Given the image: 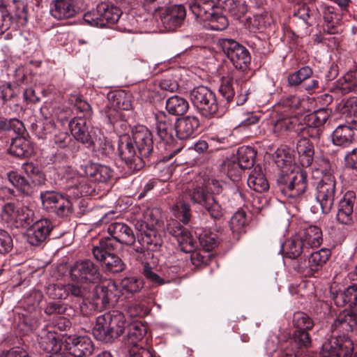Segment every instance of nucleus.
I'll return each mask as SVG.
<instances>
[{"label":"nucleus","instance_id":"nucleus-61","mask_svg":"<svg viewBox=\"0 0 357 357\" xmlns=\"http://www.w3.org/2000/svg\"><path fill=\"white\" fill-rule=\"evenodd\" d=\"M322 132V128L310 126L308 125L307 123H306L305 125H303L299 123L298 127L296 128V133L301 135V137L307 138L309 137L314 139H319Z\"/></svg>","mask_w":357,"mask_h":357},{"label":"nucleus","instance_id":"nucleus-53","mask_svg":"<svg viewBox=\"0 0 357 357\" xmlns=\"http://www.w3.org/2000/svg\"><path fill=\"white\" fill-rule=\"evenodd\" d=\"M7 177L10 183L19 191L24 194H29L31 191V186L29 182L21 175L15 172L7 173Z\"/></svg>","mask_w":357,"mask_h":357},{"label":"nucleus","instance_id":"nucleus-32","mask_svg":"<svg viewBox=\"0 0 357 357\" xmlns=\"http://www.w3.org/2000/svg\"><path fill=\"white\" fill-rule=\"evenodd\" d=\"M354 130L345 125L337 126L332 134V142L334 145L346 147L350 145L354 139Z\"/></svg>","mask_w":357,"mask_h":357},{"label":"nucleus","instance_id":"nucleus-39","mask_svg":"<svg viewBox=\"0 0 357 357\" xmlns=\"http://www.w3.org/2000/svg\"><path fill=\"white\" fill-rule=\"evenodd\" d=\"M146 333V327L141 323H134L130 325L125 344L129 347H138L139 342Z\"/></svg>","mask_w":357,"mask_h":357},{"label":"nucleus","instance_id":"nucleus-12","mask_svg":"<svg viewBox=\"0 0 357 357\" xmlns=\"http://www.w3.org/2000/svg\"><path fill=\"white\" fill-rule=\"evenodd\" d=\"M47 293L53 299H66L70 295L82 298L83 302L80 308L83 313V307L85 305L84 301L89 298V287L74 283L51 284L47 287Z\"/></svg>","mask_w":357,"mask_h":357},{"label":"nucleus","instance_id":"nucleus-17","mask_svg":"<svg viewBox=\"0 0 357 357\" xmlns=\"http://www.w3.org/2000/svg\"><path fill=\"white\" fill-rule=\"evenodd\" d=\"M298 124L299 121L296 116L277 114L270 120L268 129L275 136L280 137L289 132H296Z\"/></svg>","mask_w":357,"mask_h":357},{"label":"nucleus","instance_id":"nucleus-29","mask_svg":"<svg viewBox=\"0 0 357 357\" xmlns=\"http://www.w3.org/2000/svg\"><path fill=\"white\" fill-rule=\"evenodd\" d=\"M114 240H109L105 237L93 247V255L100 264L115 252L117 246L114 245Z\"/></svg>","mask_w":357,"mask_h":357},{"label":"nucleus","instance_id":"nucleus-33","mask_svg":"<svg viewBox=\"0 0 357 357\" xmlns=\"http://www.w3.org/2000/svg\"><path fill=\"white\" fill-rule=\"evenodd\" d=\"M38 343L40 349L47 353L60 351L61 343L56 333L54 331H43L39 335Z\"/></svg>","mask_w":357,"mask_h":357},{"label":"nucleus","instance_id":"nucleus-16","mask_svg":"<svg viewBox=\"0 0 357 357\" xmlns=\"http://www.w3.org/2000/svg\"><path fill=\"white\" fill-rule=\"evenodd\" d=\"M65 342V347L68 352L75 357H86L93 351V342L86 335L68 336Z\"/></svg>","mask_w":357,"mask_h":357},{"label":"nucleus","instance_id":"nucleus-6","mask_svg":"<svg viewBox=\"0 0 357 357\" xmlns=\"http://www.w3.org/2000/svg\"><path fill=\"white\" fill-rule=\"evenodd\" d=\"M122 15L121 10L113 3L101 2L96 9L88 12L84 15V20L88 24L104 27L108 24L116 23Z\"/></svg>","mask_w":357,"mask_h":357},{"label":"nucleus","instance_id":"nucleus-37","mask_svg":"<svg viewBox=\"0 0 357 357\" xmlns=\"http://www.w3.org/2000/svg\"><path fill=\"white\" fill-rule=\"evenodd\" d=\"M324 24L323 27L331 31H335V29H340L342 21V15L337 12L336 8L333 6H327L323 12Z\"/></svg>","mask_w":357,"mask_h":357},{"label":"nucleus","instance_id":"nucleus-19","mask_svg":"<svg viewBox=\"0 0 357 357\" xmlns=\"http://www.w3.org/2000/svg\"><path fill=\"white\" fill-rule=\"evenodd\" d=\"M53 229L52 223L47 219L34 221L27 231V241L34 246L45 242Z\"/></svg>","mask_w":357,"mask_h":357},{"label":"nucleus","instance_id":"nucleus-57","mask_svg":"<svg viewBox=\"0 0 357 357\" xmlns=\"http://www.w3.org/2000/svg\"><path fill=\"white\" fill-rule=\"evenodd\" d=\"M311 13L310 8L306 4L299 6L294 13L293 21L296 23L301 22V25L306 29L311 24Z\"/></svg>","mask_w":357,"mask_h":357},{"label":"nucleus","instance_id":"nucleus-34","mask_svg":"<svg viewBox=\"0 0 357 357\" xmlns=\"http://www.w3.org/2000/svg\"><path fill=\"white\" fill-rule=\"evenodd\" d=\"M188 108V102L181 96L174 95L166 100L165 109L171 115L181 116L187 112Z\"/></svg>","mask_w":357,"mask_h":357},{"label":"nucleus","instance_id":"nucleus-35","mask_svg":"<svg viewBox=\"0 0 357 357\" xmlns=\"http://www.w3.org/2000/svg\"><path fill=\"white\" fill-rule=\"evenodd\" d=\"M8 152L17 158H26L32 155L33 149L30 142L26 139L16 137L12 141Z\"/></svg>","mask_w":357,"mask_h":357},{"label":"nucleus","instance_id":"nucleus-21","mask_svg":"<svg viewBox=\"0 0 357 357\" xmlns=\"http://www.w3.org/2000/svg\"><path fill=\"white\" fill-rule=\"evenodd\" d=\"M199 121L195 116L178 118L174 123L175 135L179 139L193 138L197 133Z\"/></svg>","mask_w":357,"mask_h":357},{"label":"nucleus","instance_id":"nucleus-41","mask_svg":"<svg viewBox=\"0 0 357 357\" xmlns=\"http://www.w3.org/2000/svg\"><path fill=\"white\" fill-rule=\"evenodd\" d=\"M220 172L226 174L228 178L234 181L240 179L243 169L236 159V157L227 158L220 167Z\"/></svg>","mask_w":357,"mask_h":357},{"label":"nucleus","instance_id":"nucleus-22","mask_svg":"<svg viewBox=\"0 0 357 357\" xmlns=\"http://www.w3.org/2000/svg\"><path fill=\"white\" fill-rule=\"evenodd\" d=\"M185 15L186 10L183 5H172L161 13V21L165 29L174 31L181 26Z\"/></svg>","mask_w":357,"mask_h":357},{"label":"nucleus","instance_id":"nucleus-40","mask_svg":"<svg viewBox=\"0 0 357 357\" xmlns=\"http://www.w3.org/2000/svg\"><path fill=\"white\" fill-rule=\"evenodd\" d=\"M184 69L181 67L176 68H172L169 70V73L167 77L162 79L160 82V87L163 91L169 92H174L178 89V79L182 75L181 71Z\"/></svg>","mask_w":357,"mask_h":357},{"label":"nucleus","instance_id":"nucleus-30","mask_svg":"<svg viewBox=\"0 0 357 357\" xmlns=\"http://www.w3.org/2000/svg\"><path fill=\"white\" fill-rule=\"evenodd\" d=\"M298 235L309 251L310 248L319 247L323 241L321 229L315 225L307 227Z\"/></svg>","mask_w":357,"mask_h":357},{"label":"nucleus","instance_id":"nucleus-2","mask_svg":"<svg viewBox=\"0 0 357 357\" xmlns=\"http://www.w3.org/2000/svg\"><path fill=\"white\" fill-rule=\"evenodd\" d=\"M275 162L280 169L276 183L281 192L289 198H299L307 188V174L294 162L291 155L284 150L275 151Z\"/></svg>","mask_w":357,"mask_h":357},{"label":"nucleus","instance_id":"nucleus-9","mask_svg":"<svg viewBox=\"0 0 357 357\" xmlns=\"http://www.w3.org/2000/svg\"><path fill=\"white\" fill-rule=\"evenodd\" d=\"M331 256L328 249H321L310 253L307 259H299L293 264V268L305 277H312L326 264Z\"/></svg>","mask_w":357,"mask_h":357},{"label":"nucleus","instance_id":"nucleus-43","mask_svg":"<svg viewBox=\"0 0 357 357\" xmlns=\"http://www.w3.org/2000/svg\"><path fill=\"white\" fill-rule=\"evenodd\" d=\"M256 152L250 146H243L238 149L236 160L241 168L249 169L254 165Z\"/></svg>","mask_w":357,"mask_h":357},{"label":"nucleus","instance_id":"nucleus-44","mask_svg":"<svg viewBox=\"0 0 357 357\" xmlns=\"http://www.w3.org/2000/svg\"><path fill=\"white\" fill-rule=\"evenodd\" d=\"M357 324V314L350 312H345L340 314L335 320L332 328H341L344 331H351Z\"/></svg>","mask_w":357,"mask_h":357},{"label":"nucleus","instance_id":"nucleus-54","mask_svg":"<svg viewBox=\"0 0 357 357\" xmlns=\"http://www.w3.org/2000/svg\"><path fill=\"white\" fill-rule=\"evenodd\" d=\"M247 224L245 213L243 211H236L231 217L229 226L234 234H239L245 232V227Z\"/></svg>","mask_w":357,"mask_h":357},{"label":"nucleus","instance_id":"nucleus-63","mask_svg":"<svg viewBox=\"0 0 357 357\" xmlns=\"http://www.w3.org/2000/svg\"><path fill=\"white\" fill-rule=\"evenodd\" d=\"M24 129L22 122L17 119L0 118V130H13L16 133H21Z\"/></svg>","mask_w":357,"mask_h":357},{"label":"nucleus","instance_id":"nucleus-11","mask_svg":"<svg viewBox=\"0 0 357 357\" xmlns=\"http://www.w3.org/2000/svg\"><path fill=\"white\" fill-rule=\"evenodd\" d=\"M40 198L44 209L53 212L61 217H66L73 213V203L69 198L52 190L41 192Z\"/></svg>","mask_w":357,"mask_h":357},{"label":"nucleus","instance_id":"nucleus-5","mask_svg":"<svg viewBox=\"0 0 357 357\" xmlns=\"http://www.w3.org/2000/svg\"><path fill=\"white\" fill-rule=\"evenodd\" d=\"M70 277L82 287L96 284L102 280L99 266L90 259H81L75 261L70 268Z\"/></svg>","mask_w":357,"mask_h":357},{"label":"nucleus","instance_id":"nucleus-59","mask_svg":"<svg viewBox=\"0 0 357 357\" xmlns=\"http://www.w3.org/2000/svg\"><path fill=\"white\" fill-rule=\"evenodd\" d=\"M121 287L125 292L135 294L143 287V282L136 277H126L121 280Z\"/></svg>","mask_w":357,"mask_h":357},{"label":"nucleus","instance_id":"nucleus-20","mask_svg":"<svg viewBox=\"0 0 357 357\" xmlns=\"http://www.w3.org/2000/svg\"><path fill=\"white\" fill-rule=\"evenodd\" d=\"M356 202V194L347 191L340 199L336 214V219L342 225H350L353 223L354 208Z\"/></svg>","mask_w":357,"mask_h":357},{"label":"nucleus","instance_id":"nucleus-31","mask_svg":"<svg viewBox=\"0 0 357 357\" xmlns=\"http://www.w3.org/2000/svg\"><path fill=\"white\" fill-rule=\"evenodd\" d=\"M296 151L301 163L304 167H309L314 158V149L313 144L306 137H301L296 145Z\"/></svg>","mask_w":357,"mask_h":357},{"label":"nucleus","instance_id":"nucleus-8","mask_svg":"<svg viewBox=\"0 0 357 357\" xmlns=\"http://www.w3.org/2000/svg\"><path fill=\"white\" fill-rule=\"evenodd\" d=\"M185 196L193 204L202 206L209 213L211 218L220 219L223 215V211L220 204L214 197L202 186H196L185 190Z\"/></svg>","mask_w":357,"mask_h":357},{"label":"nucleus","instance_id":"nucleus-56","mask_svg":"<svg viewBox=\"0 0 357 357\" xmlns=\"http://www.w3.org/2000/svg\"><path fill=\"white\" fill-rule=\"evenodd\" d=\"M206 21L208 22L206 27L214 31H222L229 24L227 18L225 15L216 13L215 10L213 13L210 14Z\"/></svg>","mask_w":357,"mask_h":357},{"label":"nucleus","instance_id":"nucleus-58","mask_svg":"<svg viewBox=\"0 0 357 357\" xmlns=\"http://www.w3.org/2000/svg\"><path fill=\"white\" fill-rule=\"evenodd\" d=\"M34 212L27 206H21L17 216V228H26L34 222Z\"/></svg>","mask_w":357,"mask_h":357},{"label":"nucleus","instance_id":"nucleus-23","mask_svg":"<svg viewBox=\"0 0 357 357\" xmlns=\"http://www.w3.org/2000/svg\"><path fill=\"white\" fill-rule=\"evenodd\" d=\"M84 175L92 181L107 183L113 176L114 171L108 165L95 163L91 161L81 165Z\"/></svg>","mask_w":357,"mask_h":357},{"label":"nucleus","instance_id":"nucleus-42","mask_svg":"<svg viewBox=\"0 0 357 357\" xmlns=\"http://www.w3.org/2000/svg\"><path fill=\"white\" fill-rule=\"evenodd\" d=\"M335 89L342 94L357 93V77L354 73H347L335 82Z\"/></svg>","mask_w":357,"mask_h":357},{"label":"nucleus","instance_id":"nucleus-13","mask_svg":"<svg viewBox=\"0 0 357 357\" xmlns=\"http://www.w3.org/2000/svg\"><path fill=\"white\" fill-rule=\"evenodd\" d=\"M353 343L344 337H331L322 344L321 357H351Z\"/></svg>","mask_w":357,"mask_h":357},{"label":"nucleus","instance_id":"nucleus-36","mask_svg":"<svg viewBox=\"0 0 357 357\" xmlns=\"http://www.w3.org/2000/svg\"><path fill=\"white\" fill-rule=\"evenodd\" d=\"M248 185L257 192H263L269 188L268 183L260 167H255L249 174Z\"/></svg>","mask_w":357,"mask_h":357},{"label":"nucleus","instance_id":"nucleus-50","mask_svg":"<svg viewBox=\"0 0 357 357\" xmlns=\"http://www.w3.org/2000/svg\"><path fill=\"white\" fill-rule=\"evenodd\" d=\"M100 264L106 271L114 273L121 272L125 268L124 263L115 252L106 258Z\"/></svg>","mask_w":357,"mask_h":357},{"label":"nucleus","instance_id":"nucleus-4","mask_svg":"<svg viewBox=\"0 0 357 357\" xmlns=\"http://www.w3.org/2000/svg\"><path fill=\"white\" fill-rule=\"evenodd\" d=\"M28 22L27 9L23 2L19 0H2L0 3V38H6L10 33L5 31L15 23L25 26Z\"/></svg>","mask_w":357,"mask_h":357},{"label":"nucleus","instance_id":"nucleus-47","mask_svg":"<svg viewBox=\"0 0 357 357\" xmlns=\"http://www.w3.org/2000/svg\"><path fill=\"white\" fill-rule=\"evenodd\" d=\"M90 149H92L95 155L100 158L109 156L113 151L111 142L105 137H96V141Z\"/></svg>","mask_w":357,"mask_h":357},{"label":"nucleus","instance_id":"nucleus-60","mask_svg":"<svg viewBox=\"0 0 357 357\" xmlns=\"http://www.w3.org/2000/svg\"><path fill=\"white\" fill-rule=\"evenodd\" d=\"M69 100L78 112L84 114V117L83 119H86V118H89L91 116L90 105L81 96L77 94L72 95Z\"/></svg>","mask_w":357,"mask_h":357},{"label":"nucleus","instance_id":"nucleus-55","mask_svg":"<svg viewBox=\"0 0 357 357\" xmlns=\"http://www.w3.org/2000/svg\"><path fill=\"white\" fill-rule=\"evenodd\" d=\"M235 84L237 86L236 105H242L247 101L253 89L250 84L245 80H236Z\"/></svg>","mask_w":357,"mask_h":357},{"label":"nucleus","instance_id":"nucleus-3","mask_svg":"<svg viewBox=\"0 0 357 357\" xmlns=\"http://www.w3.org/2000/svg\"><path fill=\"white\" fill-rule=\"evenodd\" d=\"M126 326L123 313L118 310L109 311L96 318L93 335L102 342L112 344L123 333Z\"/></svg>","mask_w":357,"mask_h":357},{"label":"nucleus","instance_id":"nucleus-48","mask_svg":"<svg viewBox=\"0 0 357 357\" xmlns=\"http://www.w3.org/2000/svg\"><path fill=\"white\" fill-rule=\"evenodd\" d=\"M199 242L203 250L208 252L218 246L219 238L217 234L204 231L199 235Z\"/></svg>","mask_w":357,"mask_h":357},{"label":"nucleus","instance_id":"nucleus-18","mask_svg":"<svg viewBox=\"0 0 357 357\" xmlns=\"http://www.w3.org/2000/svg\"><path fill=\"white\" fill-rule=\"evenodd\" d=\"M107 232L110 236L107 238L109 240H114V245L116 246L118 244L131 245L135 241L132 229L124 222L111 223L107 227Z\"/></svg>","mask_w":357,"mask_h":357},{"label":"nucleus","instance_id":"nucleus-15","mask_svg":"<svg viewBox=\"0 0 357 357\" xmlns=\"http://www.w3.org/2000/svg\"><path fill=\"white\" fill-rule=\"evenodd\" d=\"M167 231L174 236L178 243L180 250L185 252H191L197 248V242L190 232L183 227L178 221L172 220L167 227Z\"/></svg>","mask_w":357,"mask_h":357},{"label":"nucleus","instance_id":"nucleus-10","mask_svg":"<svg viewBox=\"0 0 357 357\" xmlns=\"http://www.w3.org/2000/svg\"><path fill=\"white\" fill-rule=\"evenodd\" d=\"M336 194V181L333 175L327 174L322 177L317 185L314 194L321 213L328 214L331 212Z\"/></svg>","mask_w":357,"mask_h":357},{"label":"nucleus","instance_id":"nucleus-46","mask_svg":"<svg viewBox=\"0 0 357 357\" xmlns=\"http://www.w3.org/2000/svg\"><path fill=\"white\" fill-rule=\"evenodd\" d=\"M292 323L296 331L308 332L314 326L312 319L307 314L303 312H296L294 314Z\"/></svg>","mask_w":357,"mask_h":357},{"label":"nucleus","instance_id":"nucleus-38","mask_svg":"<svg viewBox=\"0 0 357 357\" xmlns=\"http://www.w3.org/2000/svg\"><path fill=\"white\" fill-rule=\"evenodd\" d=\"M20 206H16L13 203L5 204L1 211L0 217L1 221L11 229L17 228V219L20 213Z\"/></svg>","mask_w":357,"mask_h":357},{"label":"nucleus","instance_id":"nucleus-45","mask_svg":"<svg viewBox=\"0 0 357 357\" xmlns=\"http://www.w3.org/2000/svg\"><path fill=\"white\" fill-rule=\"evenodd\" d=\"M340 29H335V31L326 30L323 27V32L315 36L314 40L317 43H323L324 45H340L341 43V36L339 34Z\"/></svg>","mask_w":357,"mask_h":357},{"label":"nucleus","instance_id":"nucleus-62","mask_svg":"<svg viewBox=\"0 0 357 357\" xmlns=\"http://www.w3.org/2000/svg\"><path fill=\"white\" fill-rule=\"evenodd\" d=\"M312 75V70L309 66H305L288 76V82L291 86H297L303 81L310 78Z\"/></svg>","mask_w":357,"mask_h":357},{"label":"nucleus","instance_id":"nucleus-1","mask_svg":"<svg viewBox=\"0 0 357 357\" xmlns=\"http://www.w3.org/2000/svg\"><path fill=\"white\" fill-rule=\"evenodd\" d=\"M153 149L152 134L144 126L135 127L132 139H121L118 146L119 154L131 173L139 171L144 167V158H149Z\"/></svg>","mask_w":357,"mask_h":357},{"label":"nucleus","instance_id":"nucleus-24","mask_svg":"<svg viewBox=\"0 0 357 357\" xmlns=\"http://www.w3.org/2000/svg\"><path fill=\"white\" fill-rule=\"evenodd\" d=\"M220 47L236 68L245 69L250 63V54L245 46Z\"/></svg>","mask_w":357,"mask_h":357},{"label":"nucleus","instance_id":"nucleus-51","mask_svg":"<svg viewBox=\"0 0 357 357\" xmlns=\"http://www.w3.org/2000/svg\"><path fill=\"white\" fill-rule=\"evenodd\" d=\"M289 342L291 346L294 345L298 349H307L311 346L312 339L307 331H295Z\"/></svg>","mask_w":357,"mask_h":357},{"label":"nucleus","instance_id":"nucleus-27","mask_svg":"<svg viewBox=\"0 0 357 357\" xmlns=\"http://www.w3.org/2000/svg\"><path fill=\"white\" fill-rule=\"evenodd\" d=\"M89 177L72 173V176L67 175L66 179L68 183V188H75L79 191L81 196L91 195L94 192L95 188L93 183H88Z\"/></svg>","mask_w":357,"mask_h":357},{"label":"nucleus","instance_id":"nucleus-26","mask_svg":"<svg viewBox=\"0 0 357 357\" xmlns=\"http://www.w3.org/2000/svg\"><path fill=\"white\" fill-rule=\"evenodd\" d=\"M50 12L59 20L71 18L76 14L75 6L68 0H54Z\"/></svg>","mask_w":357,"mask_h":357},{"label":"nucleus","instance_id":"nucleus-64","mask_svg":"<svg viewBox=\"0 0 357 357\" xmlns=\"http://www.w3.org/2000/svg\"><path fill=\"white\" fill-rule=\"evenodd\" d=\"M234 84V82L232 79H223L219 89L220 94L228 102L233 99L235 94Z\"/></svg>","mask_w":357,"mask_h":357},{"label":"nucleus","instance_id":"nucleus-28","mask_svg":"<svg viewBox=\"0 0 357 357\" xmlns=\"http://www.w3.org/2000/svg\"><path fill=\"white\" fill-rule=\"evenodd\" d=\"M189 9L197 19L206 21L215 10L213 0H194L189 3Z\"/></svg>","mask_w":357,"mask_h":357},{"label":"nucleus","instance_id":"nucleus-52","mask_svg":"<svg viewBox=\"0 0 357 357\" xmlns=\"http://www.w3.org/2000/svg\"><path fill=\"white\" fill-rule=\"evenodd\" d=\"M331 112L327 109H320L309 114L306 117V123L308 125L322 128L325 124Z\"/></svg>","mask_w":357,"mask_h":357},{"label":"nucleus","instance_id":"nucleus-14","mask_svg":"<svg viewBox=\"0 0 357 357\" xmlns=\"http://www.w3.org/2000/svg\"><path fill=\"white\" fill-rule=\"evenodd\" d=\"M70 130L74 138L79 142L91 148L96 141V130L86 119L75 117L68 123Z\"/></svg>","mask_w":357,"mask_h":357},{"label":"nucleus","instance_id":"nucleus-25","mask_svg":"<svg viewBox=\"0 0 357 357\" xmlns=\"http://www.w3.org/2000/svg\"><path fill=\"white\" fill-rule=\"evenodd\" d=\"M283 256L291 259H298L303 253L309 250L299 235H295L287 239L282 245Z\"/></svg>","mask_w":357,"mask_h":357},{"label":"nucleus","instance_id":"nucleus-49","mask_svg":"<svg viewBox=\"0 0 357 357\" xmlns=\"http://www.w3.org/2000/svg\"><path fill=\"white\" fill-rule=\"evenodd\" d=\"M22 169L33 183L39 185L45 183V176L38 165L32 162H25Z\"/></svg>","mask_w":357,"mask_h":357},{"label":"nucleus","instance_id":"nucleus-7","mask_svg":"<svg viewBox=\"0 0 357 357\" xmlns=\"http://www.w3.org/2000/svg\"><path fill=\"white\" fill-rule=\"evenodd\" d=\"M193 106L204 116H213L218 110L215 93L206 86H199L190 93Z\"/></svg>","mask_w":357,"mask_h":357}]
</instances>
